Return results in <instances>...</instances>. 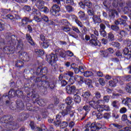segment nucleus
I'll use <instances>...</instances> for the list:
<instances>
[{
    "mask_svg": "<svg viewBox=\"0 0 131 131\" xmlns=\"http://www.w3.org/2000/svg\"><path fill=\"white\" fill-rule=\"evenodd\" d=\"M122 104H124L125 106H128L129 103H131V98L129 97H126L124 98L122 101Z\"/></svg>",
    "mask_w": 131,
    "mask_h": 131,
    "instance_id": "nucleus-30",
    "label": "nucleus"
},
{
    "mask_svg": "<svg viewBox=\"0 0 131 131\" xmlns=\"http://www.w3.org/2000/svg\"><path fill=\"white\" fill-rule=\"evenodd\" d=\"M33 4H35V6H36L38 9H40L43 6L45 2L42 0H36Z\"/></svg>",
    "mask_w": 131,
    "mask_h": 131,
    "instance_id": "nucleus-16",
    "label": "nucleus"
},
{
    "mask_svg": "<svg viewBox=\"0 0 131 131\" xmlns=\"http://www.w3.org/2000/svg\"><path fill=\"white\" fill-rule=\"evenodd\" d=\"M122 79L124 81H131V75H125L124 77H123Z\"/></svg>",
    "mask_w": 131,
    "mask_h": 131,
    "instance_id": "nucleus-44",
    "label": "nucleus"
},
{
    "mask_svg": "<svg viewBox=\"0 0 131 131\" xmlns=\"http://www.w3.org/2000/svg\"><path fill=\"white\" fill-rule=\"evenodd\" d=\"M65 77H69V79H72L73 76L74 75V73L73 72L68 71L64 73Z\"/></svg>",
    "mask_w": 131,
    "mask_h": 131,
    "instance_id": "nucleus-21",
    "label": "nucleus"
},
{
    "mask_svg": "<svg viewBox=\"0 0 131 131\" xmlns=\"http://www.w3.org/2000/svg\"><path fill=\"white\" fill-rule=\"evenodd\" d=\"M92 7L93 4L89 0L84 1L83 3H82L81 5V8H82V9H85V7L87 8V9H92Z\"/></svg>",
    "mask_w": 131,
    "mask_h": 131,
    "instance_id": "nucleus-10",
    "label": "nucleus"
},
{
    "mask_svg": "<svg viewBox=\"0 0 131 131\" xmlns=\"http://www.w3.org/2000/svg\"><path fill=\"white\" fill-rule=\"evenodd\" d=\"M125 89L127 93L131 94V82L126 84Z\"/></svg>",
    "mask_w": 131,
    "mask_h": 131,
    "instance_id": "nucleus-45",
    "label": "nucleus"
},
{
    "mask_svg": "<svg viewBox=\"0 0 131 131\" xmlns=\"http://www.w3.org/2000/svg\"><path fill=\"white\" fill-rule=\"evenodd\" d=\"M99 27H100L99 31H103V30H105V29H106V26H105V25L102 23L100 24Z\"/></svg>",
    "mask_w": 131,
    "mask_h": 131,
    "instance_id": "nucleus-59",
    "label": "nucleus"
},
{
    "mask_svg": "<svg viewBox=\"0 0 131 131\" xmlns=\"http://www.w3.org/2000/svg\"><path fill=\"white\" fill-rule=\"evenodd\" d=\"M93 20L95 24H97V23H101V22H102V19H101L100 16L96 15L93 16Z\"/></svg>",
    "mask_w": 131,
    "mask_h": 131,
    "instance_id": "nucleus-22",
    "label": "nucleus"
},
{
    "mask_svg": "<svg viewBox=\"0 0 131 131\" xmlns=\"http://www.w3.org/2000/svg\"><path fill=\"white\" fill-rule=\"evenodd\" d=\"M33 20L38 23L39 22H41V17L39 18L38 16H37V15H35L33 17Z\"/></svg>",
    "mask_w": 131,
    "mask_h": 131,
    "instance_id": "nucleus-57",
    "label": "nucleus"
},
{
    "mask_svg": "<svg viewBox=\"0 0 131 131\" xmlns=\"http://www.w3.org/2000/svg\"><path fill=\"white\" fill-rule=\"evenodd\" d=\"M60 10H61L60 6H58L57 4H54L52 6L50 12L53 16H58L57 13L60 12Z\"/></svg>",
    "mask_w": 131,
    "mask_h": 131,
    "instance_id": "nucleus-8",
    "label": "nucleus"
},
{
    "mask_svg": "<svg viewBox=\"0 0 131 131\" xmlns=\"http://www.w3.org/2000/svg\"><path fill=\"white\" fill-rule=\"evenodd\" d=\"M117 82H118V80H117V79H113V80L109 81V86L112 88H115Z\"/></svg>",
    "mask_w": 131,
    "mask_h": 131,
    "instance_id": "nucleus-26",
    "label": "nucleus"
},
{
    "mask_svg": "<svg viewBox=\"0 0 131 131\" xmlns=\"http://www.w3.org/2000/svg\"><path fill=\"white\" fill-rule=\"evenodd\" d=\"M111 46H112V47H113V48H117V49L119 48V47H120V43L118 42H112L111 43Z\"/></svg>",
    "mask_w": 131,
    "mask_h": 131,
    "instance_id": "nucleus-43",
    "label": "nucleus"
},
{
    "mask_svg": "<svg viewBox=\"0 0 131 131\" xmlns=\"http://www.w3.org/2000/svg\"><path fill=\"white\" fill-rule=\"evenodd\" d=\"M35 83L37 85L38 88H43L47 89L49 88L50 90H54L57 84V79H54L52 81L49 82L47 80H41V78H37L35 81Z\"/></svg>",
    "mask_w": 131,
    "mask_h": 131,
    "instance_id": "nucleus-2",
    "label": "nucleus"
},
{
    "mask_svg": "<svg viewBox=\"0 0 131 131\" xmlns=\"http://www.w3.org/2000/svg\"><path fill=\"white\" fill-rule=\"evenodd\" d=\"M47 103V101L45 99H39V100L37 101V103L39 105V106H45L46 105V103Z\"/></svg>",
    "mask_w": 131,
    "mask_h": 131,
    "instance_id": "nucleus-41",
    "label": "nucleus"
},
{
    "mask_svg": "<svg viewBox=\"0 0 131 131\" xmlns=\"http://www.w3.org/2000/svg\"><path fill=\"white\" fill-rule=\"evenodd\" d=\"M118 33L120 34L122 37L125 36L126 35V32L124 30H121L120 32H118Z\"/></svg>",
    "mask_w": 131,
    "mask_h": 131,
    "instance_id": "nucleus-62",
    "label": "nucleus"
},
{
    "mask_svg": "<svg viewBox=\"0 0 131 131\" xmlns=\"http://www.w3.org/2000/svg\"><path fill=\"white\" fill-rule=\"evenodd\" d=\"M74 101L76 104H79L80 102H81V98L79 95H78L77 94H75L74 95Z\"/></svg>",
    "mask_w": 131,
    "mask_h": 131,
    "instance_id": "nucleus-27",
    "label": "nucleus"
},
{
    "mask_svg": "<svg viewBox=\"0 0 131 131\" xmlns=\"http://www.w3.org/2000/svg\"><path fill=\"white\" fill-rule=\"evenodd\" d=\"M59 108L62 110L58 114L62 115V116H66L69 114L70 117H73L74 116V112L72 111V106L71 105H67L65 103H62L59 105Z\"/></svg>",
    "mask_w": 131,
    "mask_h": 131,
    "instance_id": "nucleus-3",
    "label": "nucleus"
},
{
    "mask_svg": "<svg viewBox=\"0 0 131 131\" xmlns=\"http://www.w3.org/2000/svg\"><path fill=\"white\" fill-rule=\"evenodd\" d=\"M16 49L19 51H22V49H23V42H22L21 40L18 41Z\"/></svg>",
    "mask_w": 131,
    "mask_h": 131,
    "instance_id": "nucleus-38",
    "label": "nucleus"
},
{
    "mask_svg": "<svg viewBox=\"0 0 131 131\" xmlns=\"http://www.w3.org/2000/svg\"><path fill=\"white\" fill-rule=\"evenodd\" d=\"M117 12L115 10H112L110 11L108 14V17L110 19H114L115 18V14H117Z\"/></svg>",
    "mask_w": 131,
    "mask_h": 131,
    "instance_id": "nucleus-33",
    "label": "nucleus"
},
{
    "mask_svg": "<svg viewBox=\"0 0 131 131\" xmlns=\"http://www.w3.org/2000/svg\"><path fill=\"white\" fill-rule=\"evenodd\" d=\"M108 38H109L110 40L112 41L114 40V34L112 33V32H110L108 33Z\"/></svg>",
    "mask_w": 131,
    "mask_h": 131,
    "instance_id": "nucleus-51",
    "label": "nucleus"
},
{
    "mask_svg": "<svg viewBox=\"0 0 131 131\" xmlns=\"http://www.w3.org/2000/svg\"><path fill=\"white\" fill-rule=\"evenodd\" d=\"M85 79L82 76H79V78H78V82H79L80 83H83L84 82V80Z\"/></svg>",
    "mask_w": 131,
    "mask_h": 131,
    "instance_id": "nucleus-56",
    "label": "nucleus"
},
{
    "mask_svg": "<svg viewBox=\"0 0 131 131\" xmlns=\"http://www.w3.org/2000/svg\"><path fill=\"white\" fill-rule=\"evenodd\" d=\"M99 32L100 33V35L103 36V37H106L107 36V33L106 32V31H99Z\"/></svg>",
    "mask_w": 131,
    "mask_h": 131,
    "instance_id": "nucleus-60",
    "label": "nucleus"
},
{
    "mask_svg": "<svg viewBox=\"0 0 131 131\" xmlns=\"http://www.w3.org/2000/svg\"><path fill=\"white\" fill-rule=\"evenodd\" d=\"M83 75L85 76V77H90L91 76H93L94 75V74L93 72L91 71H85L83 73Z\"/></svg>",
    "mask_w": 131,
    "mask_h": 131,
    "instance_id": "nucleus-42",
    "label": "nucleus"
},
{
    "mask_svg": "<svg viewBox=\"0 0 131 131\" xmlns=\"http://www.w3.org/2000/svg\"><path fill=\"white\" fill-rule=\"evenodd\" d=\"M89 104L90 105V106H91L92 107V108H94V109H97V108L98 107V103L97 102H96V101H89Z\"/></svg>",
    "mask_w": 131,
    "mask_h": 131,
    "instance_id": "nucleus-37",
    "label": "nucleus"
},
{
    "mask_svg": "<svg viewBox=\"0 0 131 131\" xmlns=\"http://www.w3.org/2000/svg\"><path fill=\"white\" fill-rule=\"evenodd\" d=\"M49 46H50V42L49 40L44 41L40 44V47L41 48H42V49H47V48H49Z\"/></svg>",
    "mask_w": 131,
    "mask_h": 131,
    "instance_id": "nucleus-29",
    "label": "nucleus"
},
{
    "mask_svg": "<svg viewBox=\"0 0 131 131\" xmlns=\"http://www.w3.org/2000/svg\"><path fill=\"white\" fill-rule=\"evenodd\" d=\"M86 127H90L91 131H99L96 123H91V122H89L86 124Z\"/></svg>",
    "mask_w": 131,
    "mask_h": 131,
    "instance_id": "nucleus-11",
    "label": "nucleus"
},
{
    "mask_svg": "<svg viewBox=\"0 0 131 131\" xmlns=\"http://www.w3.org/2000/svg\"><path fill=\"white\" fill-rule=\"evenodd\" d=\"M32 14H33V15H34L35 16H41V13H40V11H39V10L35 9V8H33L32 9Z\"/></svg>",
    "mask_w": 131,
    "mask_h": 131,
    "instance_id": "nucleus-35",
    "label": "nucleus"
},
{
    "mask_svg": "<svg viewBox=\"0 0 131 131\" xmlns=\"http://www.w3.org/2000/svg\"><path fill=\"white\" fill-rule=\"evenodd\" d=\"M91 96H92V93H91V92L90 91L83 92L82 94V97H83L85 101H88V102H90V97H91Z\"/></svg>",
    "mask_w": 131,
    "mask_h": 131,
    "instance_id": "nucleus-15",
    "label": "nucleus"
},
{
    "mask_svg": "<svg viewBox=\"0 0 131 131\" xmlns=\"http://www.w3.org/2000/svg\"><path fill=\"white\" fill-rule=\"evenodd\" d=\"M17 92H19V91L11 89L8 92V93H5L3 95V97H5V98L8 97L9 99H10V98H14V97L17 96Z\"/></svg>",
    "mask_w": 131,
    "mask_h": 131,
    "instance_id": "nucleus-7",
    "label": "nucleus"
},
{
    "mask_svg": "<svg viewBox=\"0 0 131 131\" xmlns=\"http://www.w3.org/2000/svg\"><path fill=\"white\" fill-rule=\"evenodd\" d=\"M48 68L44 67L41 68V74L43 75L41 76V77H38V78H41V80H42V78H45V79H48V77H47V74H48Z\"/></svg>",
    "mask_w": 131,
    "mask_h": 131,
    "instance_id": "nucleus-13",
    "label": "nucleus"
},
{
    "mask_svg": "<svg viewBox=\"0 0 131 131\" xmlns=\"http://www.w3.org/2000/svg\"><path fill=\"white\" fill-rule=\"evenodd\" d=\"M60 118H61V115L58 114L56 115V121L54 122V124L55 126H59L61 124V120Z\"/></svg>",
    "mask_w": 131,
    "mask_h": 131,
    "instance_id": "nucleus-20",
    "label": "nucleus"
},
{
    "mask_svg": "<svg viewBox=\"0 0 131 131\" xmlns=\"http://www.w3.org/2000/svg\"><path fill=\"white\" fill-rule=\"evenodd\" d=\"M72 29L73 31H75V32H76V33H78V34H80L81 32H80V31H79V29H78V28L73 26L72 27Z\"/></svg>",
    "mask_w": 131,
    "mask_h": 131,
    "instance_id": "nucleus-54",
    "label": "nucleus"
},
{
    "mask_svg": "<svg viewBox=\"0 0 131 131\" xmlns=\"http://www.w3.org/2000/svg\"><path fill=\"white\" fill-rule=\"evenodd\" d=\"M19 59L20 60H23V61L28 62V61L30 60V57L27 53L22 52L19 55Z\"/></svg>",
    "mask_w": 131,
    "mask_h": 131,
    "instance_id": "nucleus-9",
    "label": "nucleus"
},
{
    "mask_svg": "<svg viewBox=\"0 0 131 131\" xmlns=\"http://www.w3.org/2000/svg\"><path fill=\"white\" fill-rule=\"evenodd\" d=\"M28 117H29V114L27 113H22L19 115L18 118L19 120L23 121L26 120Z\"/></svg>",
    "mask_w": 131,
    "mask_h": 131,
    "instance_id": "nucleus-19",
    "label": "nucleus"
},
{
    "mask_svg": "<svg viewBox=\"0 0 131 131\" xmlns=\"http://www.w3.org/2000/svg\"><path fill=\"white\" fill-rule=\"evenodd\" d=\"M79 77V76L78 75L73 76L72 79H69V83H70V84H73L75 81H78Z\"/></svg>",
    "mask_w": 131,
    "mask_h": 131,
    "instance_id": "nucleus-25",
    "label": "nucleus"
},
{
    "mask_svg": "<svg viewBox=\"0 0 131 131\" xmlns=\"http://www.w3.org/2000/svg\"><path fill=\"white\" fill-rule=\"evenodd\" d=\"M41 21L45 22V23H47L48 25H54V23L53 20H51L49 19V17L46 15H42L41 16Z\"/></svg>",
    "mask_w": 131,
    "mask_h": 131,
    "instance_id": "nucleus-14",
    "label": "nucleus"
},
{
    "mask_svg": "<svg viewBox=\"0 0 131 131\" xmlns=\"http://www.w3.org/2000/svg\"><path fill=\"white\" fill-rule=\"evenodd\" d=\"M103 100L105 103H109V100H110V96L105 95L103 97Z\"/></svg>",
    "mask_w": 131,
    "mask_h": 131,
    "instance_id": "nucleus-52",
    "label": "nucleus"
},
{
    "mask_svg": "<svg viewBox=\"0 0 131 131\" xmlns=\"http://www.w3.org/2000/svg\"><path fill=\"white\" fill-rule=\"evenodd\" d=\"M11 11V9H7L1 8L0 9V13L2 16L4 17L5 19H9L11 21H16V19H19L20 17L19 15H16L15 17L12 14H8V13H10Z\"/></svg>",
    "mask_w": 131,
    "mask_h": 131,
    "instance_id": "nucleus-5",
    "label": "nucleus"
},
{
    "mask_svg": "<svg viewBox=\"0 0 131 131\" xmlns=\"http://www.w3.org/2000/svg\"><path fill=\"white\" fill-rule=\"evenodd\" d=\"M73 102V98L72 97L69 96L68 97L66 100H65V102L68 106H70L71 104H72V102Z\"/></svg>",
    "mask_w": 131,
    "mask_h": 131,
    "instance_id": "nucleus-32",
    "label": "nucleus"
},
{
    "mask_svg": "<svg viewBox=\"0 0 131 131\" xmlns=\"http://www.w3.org/2000/svg\"><path fill=\"white\" fill-rule=\"evenodd\" d=\"M66 10L69 13H71V12H73V11H74V8H73L72 6H66Z\"/></svg>",
    "mask_w": 131,
    "mask_h": 131,
    "instance_id": "nucleus-47",
    "label": "nucleus"
},
{
    "mask_svg": "<svg viewBox=\"0 0 131 131\" xmlns=\"http://www.w3.org/2000/svg\"><path fill=\"white\" fill-rule=\"evenodd\" d=\"M82 109L86 112H90V111H91V106L85 105L83 106Z\"/></svg>",
    "mask_w": 131,
    "mask_h": 131,
    "instance_id": "nucleus-49",
    "label": "nucleus"
},
{
    "mask_svg": "<svg viewBox=\"0 0 131 131\" xmlns=\"http://www.w3.org/2000/svg\"><path fill=\"white\" fill-rule=\"evenodd\" d=\"M0 121L2 123H5V126L7 129H4L0 126V131H12L11 129H17L19 125L14 121V118L12 116H3L0 118Z\"/></svg>",
    "mask_w": 131,
    "mask_h": 131,
    "instance_id": "nucleus-1",
    "label": "nucleus"
},
{
    "mask_svg": "<svg viewBox=\"0 0 131 131\" xmlns=\"http://www.w3.org/2000/svg\"><path fill=\"white\" fill-rule=\"evenodd\" d=\"M96 109L98 112H103L104 111V105H98Z\"/></svg>",
    "mask_w": 131,
    "mask_h": 131,
    "instance_id": "nucleus-46",
    "label": "nucleus"
},
{
    "mask_svg": "<svg viewBox=\"0 0 131 131\" xmlns=\"http://www.w3.org/2000/svg\"><path fill=\"white\" fill-rule=\"evenodd\" d=\"M126 23V20L123 18L118 19L117 20L115 21V25H124Z\"/></svg>",
    "mask_w": 131,
    "mask_h": 131,
    "instance_id": "nucleus-23",
    "label": "nucleus"
},
{
    "mask_svg": "<svg viewBox=\"0 0 131 131\" xmlns=\"http://www.w3.org/2000/svg\"><path fill=\"white\" fill-rule=\"evenodd\" d=\"M26 36L28 42H29L31 46H34V42H33V40L32 39L31 36H30V34H26Z\"/></svg>",
    "mask_w": 131,
    "mask_h": 131,
    "instance_id": "nucleus-28",
    "label": "nucleus"
},
{
    "mask_svg": "<svg viewBox=\"0 0 131 131\" xmlns=\"http://www.w3.org/2000/svg\"><path fill=\"white\" fill-rule=\"evenodd\" d=\"M16 36L12 34L11 33H7L6 35V39L7 40V43L13 46V41L15 40Z\"/></svg>",
    "mask_w": 131,
    "mask_h": 131,
    "instance_id": "nucleus-6",
    "label": "nucleus"
},
{
    "mask_svg": "<svg viewBox=\"0 0 131 131\" xmlns=\"http://www.w3.org/2000/svg\"><path fill=\"white\" fill-rule=\"evenodd\" d=\"M124 58H125V59H126L127 60H130V59L131 58V53H128L126 54H125L124 55Z\"/></svg>",
    "mask_w": 131,
    "mask_h": 131,
    "instance_id": "nucleus-63",
    "label": "nucleus"
},
{
    "mask_svg": "<svg viewBox=\"0 0 131 131\" xmlns=\"http://www.w3.org/2000/svg\"><path fill=\"white\" fill-rule=\"evenodd\" d=\"M111 29H112V30H113L114 31H119L120 30V28L119 27L117 26V25H112L111 26Z\"/></svg>",
    "mask_w": 131,
    "mask_h": 131,
    "instance_id": "nucleus-48",
    "label": "nucleus"
},
{
    "mask_svg": "<svg viewBox=\"0 0 131 131\" xmlns=\"http://www.w3.org/2000/svg\"><path fill=\"white\" fill-rule=\"evenodd\" d=\"M46 61L49 63L52 66L53 70L58 69V66L57 65L56 61H58V56L52 53L50 55L46 56Z\"/></svg>",
    "mask_w": 131,
    "mask_h": 131,
    "instance_id": "nucleus-4",
    "label": "nucleus"
},
{
    "mask_svg": "<svg viewBox=\"0 0 131 131\" xmlns=\"http://www.w3.org/2000/svg\"><path fill=\"white\" fill-rule=\"evenodd\" d=\"M47 129L46 127H45V128H41L39 127H37L35 128V131H47Z\"/></svg>",
    "mask_w": 131,
    "mask_h": 131,
    "instance_id": "nucleus-64",
    "label": "nucleus"
},
{
    "mask_svg": "<svg viewBox=\"0 0 131 131\" xmlns=\"http://www.w3.org/2000/svg\"><path fill=\"white\" fill-rule=\"evenodd\" d=\"M36 75H41V67H39L37 68L36 71Z\"/></svg>",
    "mask_w": 131,
    "mask_h": 131,
    "instance_id": "nucleus-58",
    "label": "nucleus"
},
{
    "mask_svg": "<svg viewBox=\"0 0 131 131\" xmlns=\"http://www.w3.org/2000/svg\"><path fill=\"white\" fill-rule=\"evenodd\" d=\"M66 91L69 95L74 94L76 92V87L74 85H68L66 86Z\"/></svg>",
    "mask_w": 131,
    "mask_h": 131,
    "instance_id": "nucleus-12",
    "label": "nucleus"
},
{
    "mask_svg": "<svg viewBox=\"0 0 131 131\" xmlns=\"http://www.w3.org/2000/svg\"><path fill=\"white\" fill-rule=\"evenodd\" d=\"M24 11L25 12H30L31 11V7L28 5L25 6L24 7Z\"/></svg>",
    "mask_w": 131,
    "mask_h": 131,
    "instance_id": "nucleus-55",
    "label": "nucleus"
},
{
    "mask_svg": "<svg viewBox=\"0 0 131 131\" xmlns=\"http://www.w3.org/2000/svg\"><path fill=\"white\" fill-rule=\"evenodd\" d=\"M36 53L39 56H43V55H45V51L42 50H37Z\"/></svg>",
    "mask_w": 131,
    "mask_h": 131,
    "instance_id": "nucleus-50",
    "label": "nucleus"
},
{
    "mask_svg": "<svg viewBox=\"0 0 131 131\" xmlns=\"http://www.w3.org/2000/svg\"><path fill=\"white\" fill-rule=\"evenodd\" d=\"M28 22H29V18L27 17H24L21 19V26H23V27H24V26H25V25H26L27 23H28Z\"/></svg>",
    "mask_w": 131,
    "mask_h": 131,
    "instance_id": "nucleus-36",
    "label": "nucleus"
},
{
    "mask_svg": "<svg viewBox=\"0 0 131 131\" xmlns=\"http://www.w3.org/2000/svg\"><path fill=\"white\" fill-rule=\"evenodd\" d=\"M127 110L125 107H122L120 110V113L121 114H124V113H126Z\"/></svg>",
    "mask_w": 131,
    "mask_h": 131,
    "instance_id": "nucleus-61",
    "label": "nucleus"
},
{
    "mask_svg": "<svg viewBox=\"0 0 131 131\" xmlns=\"http://www.w3.org/2000/svg\"><path fill=\"white\" fill-rule=\"evenodd\" d=\"M55 52L56 53L54 55H56V56H57V54H58V53H59L60 57H61L62 58H64V57H65V51L64 50H62L61 49H57L56 50H55Z\"/></svg>",
    "mask_w": 131,
    "mask_h": 131,
    "instance_id": "nucleus-24",
    "label": "nucleus"
},
{
    "mask_svg": "<svg viewBox=\"0 0 131 131\" xmlns=\"http://www.w3.org/2000/svg\"><path fill=\"white\" fill-rule=\"evenodd\" d=\"M14 48L10 46H6L3 48V52L5 54H8L9 53H13L14 51Z\"/></svg>",
    "mask_w": 131,
    "mask_h": 131,
    "instance_id": "nucleus-18",
    "label": "nucleus"
},
{
    "mask_svg": "<svg viewBox=\"0 0 131 131\" xmlns=\"http://www.w3.org/2000/svg\"><path fill=\"white\" fill-rule=\"evenodd\" d=\"M84 82H85V84H87V85H88L90 89L93 88V85H92V80L89 79H85Z\"/></svg>",
    "mask_w": 131,
    "mask_h": 131,
    "instance_id": "nucleus-40",
    "label": "nucleus"
},
{
    "mask_svg": "<svg viewBox=\"0 0 131 131\" xmlns=\"http://www.w3.org/2000/svg\"><path fill=\"white\" fill-rule=\"evenodd\" d=\"M9 107L11 110H16L17 109V106H16L14 103H10Z\"/></svg>",
    "mask_w": 131,
    "mask_h": 131,
    "instance_id": "nucleus-53",
    "label": "nucleus"
},
{
    "mask_svg": "<svg viewBox=\"0 0 131 131\" xmlns=\"http://www.w3.org/2000/svg\"><path fill=\"white\" fill-rule=\"evenodd\" d=\"M23 65H24V62H23V60L22 59H18L15 62V66L16 67L21 68V67H23Z\"/></svg>",
    "mask_w": 131,
    "mask_h": 131,
    "instance_id": "nucleus-31",
    "label": "nucleus"
},
{
    "mask_svg": "<svg viewBox=\"0 0 131 131\" xmlns=\"http://www.w3.org/2000/svg\"><path fill=\"white\" fill-rule=\"evenodd\" d=\"M24 103L23 101L20 100H18L16 101V107L19 110H23L25 107Z\"/></svg>",
    "mask_w": 131,
    "mask_h": 131,
    "instance_id": "nucleus-17",
    "label": "nucleus"
},
{
    "mask_svg": "<svg viewBox=\"0 0 131 131\" xmlns=\"http://www.w3.org/2000/svg\"><path fill=\"white\" fill-rule=\"evenodd\" d=\"M78 14L79 18H80L81 20H84V18H85V14L84 13V12L80 11Z\"/></svg>",
    "mask_w": 131,
    "mask_h": 131,
    "instance_id": "nucleus-39",
    "label": "nucleus"
},
{
    "mask_svg": "<svg viewBox=\"0 0 131 131\" xmlns=\"http://www.w3.org/2000/svg\"><path fill=\"white\" fill-rule=\"evenodd\" d=\"M90 45L91 46H94V47H97L99 43V40L97 39H91L89 42Z\"/></svg>",
    "mask_w": 131,
    "mask_h": 131,
    "instance_id": "nucleus-34",
    "label": "nucleus"
}]
</instances>
